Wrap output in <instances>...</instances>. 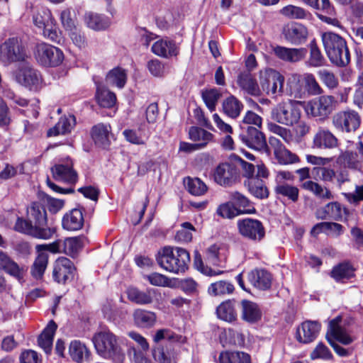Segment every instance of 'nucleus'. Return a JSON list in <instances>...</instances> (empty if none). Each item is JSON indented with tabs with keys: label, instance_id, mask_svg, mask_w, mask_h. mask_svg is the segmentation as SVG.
I'll return each mask as SVG.
<instances>
[{
	"label": "nucleus",
	"instance_id": "nucleus-40",
	"mask_svg": "<svg viewBox=\"0 0 363 363\" xmlns=\"http://www.w3.org/2000/svg\"><path fill=\"white\" fill-rule=\"evenodd\" d=\"M320 233L328 235H340L343 233V226L341 224L333 222L318 223L313 227L311 233L313 236H315Z\"/></svg>",
	"mask_w": 363,
	"mask_h": 363
},
{
	"label": "nucleus",
	"instance_id": "nucleus-57",
	"mask_svg": "<svg viewBox=\"0 0 363 363\" xmlns=\"http://www.w3.org/2000/svg\"><path fill=\"white\" fill-rule=\"evenodd\" d=\"M312 178L315 180H321L325 182H332L335 178L333 169L323 167H314L311 169Z\"/></svg>",
	"mask_w": 363,
	"mask_h": 363
},
{
	"label": "nucleus",
	"instance_id": "nucleus-7",
	"mask_svg": "<svg viewBox=\"0 0 363 363\" xmlns=\"http://www.w3.org/2000/svg\"><path fill=\"white\" fill-rule=\"evenodd\" d=\"M284 77L273 69H267L259 72V83L262 90L268 95L283 93Z\"/></svg>",
	"mask_w": 363,
	"mask_h": 363
},
{
	"label": "nucleus",
	"instance_id": "nucleus-53",
	"mask_svg": "<svg viewBox=\"0 0 363 363\" xmlns=\"http://www.w3.org/2000/svg\"><path fill=\"white\" fill-rule=\"evenodd\" d=\"M303 189L308 190L313 193L316 196L322 199H330L332 198V194L327 188H323L319 184L313 181H306L301 184Z\"/></svg>",
	"mask_w": 363,
	"mask_h": 363
},
{
	"label": "nucleus",
	"instance_id": "nucleus-39",
	"mask_svg": "<svg viewBox=\"0 0 363 363\" xmlns=\"http://www.w3.org/2000/svg\"><path fill=\"white\" fill-rule=\"evenodd\" d=\"M84 21L89 28L94 30H105L110 25L109 20L107 17L93 12L85 13Z\"/></svg>",
	"mask_w": 363,
	"mask_h": 363
},
{
	"label": "nucleus",
	"instance_id": "nucleus-52",
	"mask_svg": "<svg viewBox=\"0 0 363 363\" xmlns=\"http://www.w3.org/2000/svg\"><path fill=\"white\" fill-rule=\"evenodd\" d=\"M82 247V238L81 237L67 238L63 240V252L72 257Z\"/></svg>",
	"mask_w": 363,
	"mask_h": 363
},
{
	"label": "nucleus",
	"instance_id": "nucleus-42",
	"mask_svg": "<svg viewBox=\"0 0 363 363\" xmlns=\"http://www.w3.org/2000/svg\"><path fill=\"white\" fill-rule=\"evenodd\" d=\"M108 84L115 86L119 89L124 87L127 82V74L124 69L116 67L110 70L106 77Z\"/></svg>",
	"mask_w": 363,
	"mask_h": 363
},
{
	"label": "nucleus",
	"instance_id": "nucleus-29",
	"mask_svg": "<svg viewBox=\"0 0 363 363\" xmlns=\"http://www.w3.org/2000/svg\"><path fill=\"white\" fill-rule=\"evenodd\" d=\"M64 229L67 230H78L84 225L82 209L73 208L69 213H66L62 220Z\"/></svg>",
	"mask_w": 363,
	"mask_h": 363
},
{
	"label": "nucleus",
	"instance_id": "nucleus-62",
	"mask_svg": "<svg viewBox=\"0 0 363 363\" xmlns=\"http://www.w3.org/2000/svg\"><path fill=\"white\" fill-rule=\"evenodd\" d=\"M306 89L312 95H318L323 93V89L317 82L312 74H307L304 77Z\"/></svg>",
	"mask_w": 363,
	"mask_h": 363
},
{
	"label": "nucleus",
	"instance_id": "nucleus-13",
	"mask_svg": "<svg viewBox=\"0 0 363 363\" xmlns=\"http://www.w3.org/2000/svg\"><path fill=\"white\" fill-rule=\"evenodd\" d=\"M76 271L73 262L69 259L62 257L55 263L52 277L58 284H66L74 279Z\"/></svg>",
	"mask_w": 363,
	"mask_h": 363
},
{
	"label": "nucleus",
	"instance_id": "nucleus-10",
	"mask_svg": "<svg viewBox=\"0 0 363 363\" xmlns=\"http://www.w3.org/2000/svg\"><path fill=\"white\" fill-rule=\"evenodd\" d=\"M16 81L31 91L40 89L42 77L39 71L28 65H23L14 74Z\"/></svg>",
	"mask_w": 363,
	"mask_h": 363
},
{
	"label": "nucleus",
	"instance_id": "nucleus-15",
	"mask_svg": "<svg viewBox=\"0 0 363 363\" xmlns=\"http://www.w3.org/2000/svg\"><path fill=\"white\" fill-rule=\"evenodd\" d=\"M50 170L56 181L74 184L78 180L77 172L74 169L73 162L69 158L62 163L55 164Z\"/></svg>",
	"mask_w": 363,
	"mask_h": 363
},
{
	"label": "nucleus",
	"instance_id": "nucleus-46",
	"mask_svg": "<svg viewBox=\"0 0 363 363\" xmlns=\"http://www.w3.org/2000/svg\"><path fill=\"white\" fill-rule=\"evenodd\" d=\"M189 138L196 144H204V147L207 144L213 140V135L205 129L197 127L191 126L189 130Z\"/></svg>",
	"mask_w": 363,
	"mask_h": 363
},
{
	"label": "nucleus",
	"instance_id": "nucleus-63",
	"mask_svg": "<svg viewBox=\"0 0 363 363\" xmlns=\"http://www.w3.org/2000/svg\"><path fill=\"white\" fill-rule=\"evenodd\" d=\"M147 67L154 77H161L165 73L164 64L157 59L149 60L147 63Z\"/></svg>",
	"mask_w": 363,
	"mask_h": 363
},
{
	"label": "nucleus",
	"instance_id": "nucleus-17",
	"mask_svg": "<svg viewBox=\"0 0 363 363\" xmlns=\"http://www.w3.org/2000/svg\"><path fill=\"white\" fill-rule=\"evenodd\" d=\"M151 50L155 55L168 59L179 55V47L174 40L166 38L155 42Z\"/></svg>",
	"mask_w": 363,
	"mask_h": 363
},
{
	"label": "nucleus",
	"instance_id": "nucleus-22",
	"mask_svg": "<svg viewBox=\"0 0 363 363\" xmlns=\"http://www.w3.org/2000/svg\"><path fill=\"white\" fill-rule=\"evenodd\" d=\"M285 39L291 44L299 45L303 44L308 37V29L301 23H293L284 29Z\"/></svg>",
	"mask_w": 363,
	"mask_h": 363
},
{
	"label": "nucleus",
	"instance_id": "nucleus-32",
	"mask_svg": "<svg viewBox=\"0 0 363 363\" xmlns=\"http://www.w3.org/2000/svg\"><path fill=\"white\" fill-rule=\"evenodd\" d=\"M330 276L336 282L343 283L354 277V268L350 262H342L333 267Z\"/></svg>",
	"mask_w": 363,
	"mask_h": 363
},
{
	"label": "nucleus",
	"instance_id": "nucleus-21",
	"mask_svg": "<svg viewBox=\"0 0 363 363\" xmlns=\"http://www.w3.org/2000/svg\"><path fill=\"white\" fill-rule=\"evenodd\" d=\"M91 138L95 145L102 149L107 150L111 145V126L107 124L98 123L91 130Z\"/></svg>",
	"mask_w": 363,
	"mask_h": 363
},
{
	"label": "nucleus",
	"instance_id": "nucleus-47",
	"mask_svg": "<svg viewBox=\"0 0 363 363\" xmlns=\"http://www.w3.org/2000/svg\"><path fill=\"white\" fill-rule=\"evenodd\" d=\"M245 212L237 209L230 200L220 204L216 209L217 215L224 219H233L245 214Z\"/></svg>",
	"mask_w": 363,
	"mask_h": 363
},
{
	"label": "nucleus",
	"instance_id": "nucleus-24",
	"mask_svg": "<svg viewBox=\"0 0 363 363\" xmlns=\"http://www.w3.org/2000/svg\"><path fill=\"white\" fill-rule=\"evenodd\" d=\"M337 138L328 130L320 128L313 140V147L319 150H331L337 146Z\"/></svg>",
	"mask_w": 363,
	"mask_h": 363
},
{
	"label": "nucleus",
	"instance_id": "nucleus-44",
	"mask_svg": "<svg viewBox=\"0 0 363 363\" xmlns=\"http://www.w3.org/2000/svg\"><path fill=\"white\" fill-rule=\"evenodd\" d=\"M127 295L131 302L139 305L150 304L153 301L150 291H143L135 287L128 288Z\"/></svg>",
	"mask_w": 363,
	"mask_h": 363
},
{
	"label": "nucleus",
	"instance_id": "nucleus-28",
	"mask_svg": "<svg viewBox=\"0 0 363 363\" xmlns=\"http://www.w3.org/2000/svg\"><path fill=\"white\" fill-rule=\"evenodd\" d=\"M249 281L260 290H267L272 285V274L263 269H255L248 274Z\"/></svg>",
	"mask_w": 363,
	"mask_h": 363
},
{
	"label": "nucleus",
	"instance_id": "nucleus-48",
	"mask_svg": "<svg viewBox=\"0 0 363 363\" xmlns=\"http://www.w3.org/2000/svg\"><path fill=\"white\" fill-rule=\"evenodd\" d=\"M242 108V103L233 95L228 97L223 103L224 113L233 118L240 115Z\"/></svg>",
	"mask_w": 363,
	"mask_h": 363
},
{
	"label": "nucleus",
	"instance_id": "nucleus-27",
	"mask_svg": "<svg viewBox=\"0 0 363 363\" xmlns=\"http://www.w3.org/2000/svg\"><path fill=\"white\" fill-rule=\"evenodd\" d=\"M152 355L159 363H176V352L174 345L170 342L157 345L152 349Z\"/></svg>",
	"mask_w": 363,
	"mask_h": 363
},
{
	"label": "nucleus",
	"instance_id": "nucleus-56",
	"mask_svg": "<svg viewBox=\"0 0 363 363\" xmlns=\"http://www.w3.org/2000/svg\"><path fill=\"white\" fill-rule=\"evenodd\" d=\"M202 99L207 108L212 112L215 111L216 106L221 94L217 89H210L202 91Z\"/></svg>",
	"mask_w": 363,
	"mask_h": 363
},
{
	"label": "nucleus",
	"instance_id": "nucleus-16",
	"mask_svg": "<svg viewBox=\"0 0 363 363\" xmlns=\"http://www.w3.org/2000/svg\"><path fill=\"white\" fill-rule=\"evenodd\" d=\"M335 102V99L333 96H321L311 101L308 104V109L313 116L324 119L333 111Z\"/></svg>",
	"mask_w": 363,
	"mask_h": 363
},
{
	"label": "nucleus",
	"instance_id": "nucleus-64",
	"mask_svg": "<svg viewBox=\"0 0 363 363\" xmlns=\"http://www.w3.org/2000/svg\"><path fill=\"white\" fill-rule=\"evenodd\" d=\"M269 128L272 133L279 135L286 143H289L293 140V135L289 129L273 123H269Z\"/></svg>",
	"mask_w": 363,
	"mask_h": 363
},
{
	"label": "nucleus",
	"instance_id": "nucleus-1",
	"mask_svg": "<svg viewBox=\"0 0 363 363\" xmlns=\"http://www.w3.org/2000/svg\"><path fill=\"white\" fill-rule=\"evenodd\" d=\"M47 223L45 206L39 201H34L27 208V218L18 217L13 229L37 239L48 240L55 233V228L48 227Z\"/></svg>",
	"mask_w": 363,
	"mask_h": 363
},
{
	"label": "nucleus",
	"instance_id": "nucleus-6",
	"mask_svg": "<svg viewBox=\"0 0 363 363\" xmlns=\"http://www.w3.org/2000/svg\"><path fill=\"white\" fill-rule=\"evenodd\" d=\"M35 57L40 65L52 67L59 66L62 62L64 54L60 48L42 43L35 47Z\"/></svg>",
	"mask_w": 363,
	"mask_h": 363
},
{
	"label": "nucleus",
	"instance_id": "nucleus-60",
	"mask_svg": "<svg viewBox=\"0 0 363 363\" xmlns=\"http://www.w3.org/2000/svg\"><path fill=\"white\" fill-rule=\"evenodd\" d=\"M320 81L329 89H334L338 85V79L333 72L328 69H320L318 72Z\"/></svg>",
	"mask_w": 363,
	"mask_h": 363
},
{
	"label": "nucleus",
	"instance_id": "nucleus-55",
	"mask_svg": "<svg viewBox=\"0 0 363 363\" xmlns=\"http://www.w3.org/2000/svg\"><path fill=\"white\" fill-rule=\"evenodd\" d=\"M48 262V257L47 254L40 253L38 255L31 269V274L34 278L36 279L42 278L47 267Z\"/></svg>",
	"mask_w": 363,
	"mask_h": 363
},
{
	"label": "nucleus",
	"instance_id": "nucleus-59",
	"mask_svg": "<svg viewBox=\"0 0 363 363\" xmlns=\"http://www.w3.org/2000/svg\"><path fill=\"white\" fill-rule=\"evenodd\" d=\"M277 152L274 156L278 162L281 164H293L299 161L298 157L296 154L287 150L285 147L281 150Z\"/></svg>",
	"mask_w": 363,
	"mask_h": 363
},
{
	"label": "nucleus",
	"instance_id": "nucleus-33",
	"mask_svg": "<svg viewBox=\"0 0 363 363\" xmlns=\"http://www.w3.org/2000/svg\"><path fill=\"white\" fill-rule=\"evenodd\" d=\"M0 268L18 281H21L23 277V268L21 267L3 251H0Z\"/></svg>",
	"mask_w": 363,
	"mask_h": 363
},
{
	"label": "nucleus",
	"instance_id": "nucleus-38",
	"mask_svg": "<svg viewBox=\"0 0 363 363\" xmlns=\"http://www.w3.org/2000/svg\"><path fill=\"white\" fill-rule=\"evenodd\" d=\"M234 300H228L222 302L216 308L217 317L225 322L233 323L237 320V313L235 309Z\"/></svg>",
	"mask_w": 363,
	"mask_h": 363
},
{
	"label": "nucleus",
	"instance_id": "nucleus-37",
	"mask_svg": "<svg viewBox=\"0 0 363 363\" xmlns=\"http://www.w3.org/2000/svg\"><path fill=\"white\" fill-rule=\"evenodd\" d=\"M229 199L237 209L245 211V214H252L256 212L250 199L240 192L237 191L230 192Z\"/></svg>",
	"mask_w": 363,
	"mask_h": 363
},
{
	"label": "nucleus",
	"instance_id": "nucleus-50",
	"mask_svg": "<svg viewBox=\"0 0 363 363\" xmlns=\"http://www.w3.org/2000/svg\"><path fill=\"white\" fill-rule=\"evenodd\" d=\"M184 183L187 191L194 196H202L208 189L206 184L197 177H187Z\"/></svg>",
	"mask_w": 363,
	"mask_h": 363
},
{
	"label": "nucleus",
	"instance_id": "nucleus-43",
	"mask_svg": "<svg viewBox=\"0 0 363 363\" xmlns=\"http://www.w3.org/2000/svg\"><path fill=\"white\" fill-rule=\"evenodd\" d=\"M309 48L310 56L306 62L307 66L312 67H319L324 66L326 63V60L321 53L320 50L318 48L315 40L311 41Z\"/></svg>",
	"mask_w": 363,
	"mask_h": 363
},
{
	"label": "nucleus",
	"instance_id": "nucleus-61",
	"mask_svg": "<svg viewBox=\"0 0 363 363\" xmlns=\"http://www.w3.org/2000/svg\"><path fill=\"white\" fill-rule=\"evenodd\" d=\"M194 265L195 268L198 269L199 272H201L202 274L210 277L220 274L223 272L221 271H218V272H216V271L213 270L211 267L205 266L203 262L201 255L198 250L194 251Z\"/></svg>",
	"mask_w": 363,
	"mask_h": 363
},
{
	"label": "nucleus",
	"instance_id": "nucleus-20",
	"mask_svg": "<svg viewBox=\"0 0 363 363\" xmlns=\"http://www.w3.org/2000/svg\"><path fill=\"white\" fill-rule=\"evenodd\" d=\"M321 325L318 321L307 320L301 324L296 331V338L300 342L307 344L313 342L318 336Z\"/></svg>",
	"mask_w": 363,
	"mask_h": 363
},
{
	"label": "nucleus",
	"instance_id": "nucleus-49",
	"mask_svg": "<svg viewBox=\"0 0 363 363\" xmlns=\"http://www.w3.org/2000/svg\"><path fill=\"white\" fill-rule=\"evenodd\" d=\"M280 12L282 15L291 19H308L311 16L308 11L294 5L283 7Z\"/></svg>",
	"mask_w": 363,
	"mask_h": 363
},
{
	"label": "nucleus",
	"instance_id": "nucleus-51",
	"mask_svg": "<svg viewBox=\"0 0 363 363\" xmlns=\"http://www.w3.org/2000/svg\"><path fill=\"white\" fill-rule=\"evenodd\" d=\"M274 191L277 194L286 197L293 202H296L298 199L299 189L285 182L278 184L274 188Z\"/></svg>",
	"mask_w": 363,
	"mask_h": 363
},
{
	"label": "nucleus",
	"instance_id": "nucleus-41",
	"mask_svg": "<svg viewBox=\"0 0 363 363\" xmlns=\"http://www.w3.org/2000/svg\"><path fill=\"white\" fill-rule=\"evenodd\" d=\"M69 352L72 359L77 363L88 360L90 354L86 345L79 340H73L70 342Z\"/></svg>",
	"mask_w": 363,
	"mask_h": 363
},
{
	"label": "nucleus",
	"instance_id": "nucleus-3",
	"mask_svg": "<svg viewBox=\"0 0 363 363\" xmlns=\"http://www.w3.org/2000/svg\"><path fill=\"white\" fill-rule=\"evenodd\" d=\"M156 261L163 269L178 274L188 269L190 255L184 248L165 246L157 252Z\"/></svg>",
	"mask_w": 363,
	"mask_h": 363
},
{
	"label": "nucleus",
	"instance_id": "nucleus-35",
	"mask_svg": "<svg viewBox=\"0 0 363 363\" xmlns=\"http://www.w3.org/2000/svg\"><path fill=\"white\" fill-rule=\"evenodd\" d=\"M95 97L101 107L107 108L113 107L117 100L115 93L111 91L102 84H96Z\"/></svg>",
	"mask_w": 363,
	"mask_h": 363
},
{
	"label": "nucleus",
	"instance_id": "nucleus-25",
	"mask_svg": "<svg viewBox=\"0 0 363 363\" xmlns=\"http://www.w3.org/2000/svg\"><path fill=\"white\" fill-rule=\"evenodd\" d=\"M346 209L342 208L341 204L337 201L328 203L322 208H319L315 211V216L321 220H341L342 218V211Z\"/></svg>",
	"mask_w": 363,
	"mask_h": 363
},
{
	"label": "nucleus",
	"instance_id": "nucleus-18",
	"mask_svg": "<svg viewBox=\"0 0 363 363\" xmlns=\"http://www.w3.org/2000/svg\"><path fill=\"white\" fill-rule=\"evenodd\" d=\"M342 320L341 315H337L330 320L326 334H328L329 337H332L342 345H348L354 341V339L346 333L345 329L341 325Z\"/></svg>",
	"mask_w": 363,
	"mask_h": 363
},
{
	"label": "nucleus",
	"instance_id": "nucleus-4",
	"mask_svg": "<svg viewBox=\"0 0 363 363\" xmlns=\"http://www.w3.org/2000/svg\"><path fill=\"white\" fill-rule=\"evenodd\" d=\"M322 41L332 64L345 67L350 62V52L345 38L333 32H325L322 35Z\"/></svg>",
	"mask_w": 363,
	"mask_h": 363
},
{
	"label": "nucleus",
	"instance_id": "nucleus-9",
	"mask_svg": "<svg viewBox=\"0 0 363 363\" xmlns=\"http://www.w3.org/2000/svg\"><path fill=\"white\" fill-rule=\"evenodd\" d=\"M239 233L245 238L259 242L265 236V229L262 223L255 218H246L237 222Z\"/></svg>",
	"mask_w": 363,
	"mask_h": 363
},
{
	"label": "nucleus",
	"instance_id": "nucleus-2",
	"mask_svg": "<svg viewBox=\"0 0 363 363\" xmlns=\"http://www.w3.org/2000/svg\"><path fill=\"white\" fill-rule=\"evenodd\" d=\"M97 353L105 359H110L115 363H123L125 359V352L122 347L123 345L128 347V354L133 357L136 363H143L145 359L143 354L138 351L134 346L118 339L111 332H101L96 334L92 339Z\"/></svg>",
	"mask_w": 363,
	"mask_h": 363
},
{
	"label": "nucleus",
	"instance_id": "nucleus-14",
	"mask_svg": "<svg viewBox=\"0 0 363 363\" xmlns=\"http://www.w3.org/2000/svg\"><path fill=\"white\" fill-rule=\"evenodd\" d=\"M239 173L240 171L235 164L220 163L214 171V181L220 186H231L236 182Z\"/></svg>",
	"mask_w": 363,
	"mask_h": 363
},
{
	"label": "nucleus",
	"instance_id": "nucleus-26",
	"mask_svg": "<svg viewBox=\"0 0 363 363\" xmlns=\"http://www.w3.org/2000/svg\"><path fill=\"white\" fill-rule=\"evenodd\" d=\"M241 318L245 322L254 324L262 318V311L259 306L255 302L243 299L241 301Z\"/></svg>",
	"mask_w": 363,
	"mask_h": 363
},
{
	"label": "nucleus",
	"instance_id": "nucleus-36",
	"mask_svg": "<svg viewBox=\"0 0 363 363\" xmlns=\"http://www.w3.org/2000/svg\"><path fill=\"white\" fill-rule=\"evenodd\" d=\"M135 325L140 328H150L156 323L157 315L154 312L144 309H136L133 313Z\"/></svg>",
	"mask_w": 363,
	"mask_h": 363
},
{
	"label": "nucleus",
	"instance_id": "nucleus-12",
	"mask_svg": "<svg viewBox=\"0 0 363 363\" xmlns=\"http://www.w3.org/2000/svg\"><path fill=\"white\" fill-rule=\"evenodd\" d=\"M239 138L243 143L250 148L269 152L265 135L255 127L247 125L246 128H242Z\"/></svg>",
	"mask_w": 363,
	"mask_h": 363
},
{
	"label": "nucleus",
	"instance_id": "nucleus-34",
	"mask_svg": "<svg viewBox=\"0 0 363 363\" xmlns=\"http://www.w3.org/2000/svg\"><path fill=\"white\" fill-rule=\"evenodd\" d=\"M76 124V118L73 115L61 117L55 125L48 131V136L65 135L72 131Z\"/></svg>",
	"mask_w": 363,
	"mask_h": 363
},
{
	"label": "nucleus",
	"instance_id": "nucleus-23",
	"mask_svg": "<svg viewBox=\"0 0 363 363\" xmlns=\"http://www.w3.org/2000/svg\"><path fill=\"white\" fill-rule=\"evenodd\" d=\"M236 82L238 86L245 93L253 96L261 95L259 86L250 71H243L239 73Z\"/></svg>",
	"mask_w": 363,
	"mask_h": 363
},
{
	"label": "nucleus",
	"instance_id": "nucleus-5",
	"mask_svg": "<svg viewBox=\"0 0 363 363\" xmlns=\"http://www.w3.org/2000/svg\"><path fill=\"white\" fill-rule=\"evenodd\" d=\"M301 113V106L299 102L288 100L279 103L272 108L271 118L278 123L293 126L300 121Z\"/></svg>",
	"mask_w": 363,
	"mask_h": 363
},
{
	"label": "nucleus",
	"instance_id": "nucleus-54",
	"mask_svg": "<svg viewBox=\"0 0 363 363\" xmlns=\"http://www.w3.org/2000/svg\"><path fill=\"white\" fill-rule=\"evenodd\" d=\"M234 291V286L227 281L212 283L208 287V293L213 296L230 294Z\"/></svg>",
	"mask_w": 363,
	"mask_h": 363
},
{
	"label": "nucleus",
	"instance_id": "nucleus-58",
	"mask_svg": "<svg viewBox=\"0 0 363 363\" xmlns=\"http://www.w3.org/2000/svg\"><path fill=\"white\" fill-rule=\"evenodd\" d=\"M55 21L49 10H43L41 12H38L33 16L34 24L43 30L48 26L49 27L50 25H52V22H55Z\"/></svg>",
	"mask_w": 363,
	"mask_h": 363
},
{
	"label": "nucleus",
	"instance_id": "nucleus-11",
	"mask_svg": "<svg viewBox=\"0 0 363 363\" xmlns=\"http://www.w3.org/2000/svg\"><path fill=\"white\" fill-rule=\"evenodd\" d=\"M333 124L341 132L355 131L360 125V116L353 110L339 111L333 117Z\"/></svg>",
	"mask_w": 363,
	"mask_h": 363
},
{
	"label": "nucleus",
	"instance_id": "nucleus-31",
	"mask_svg": "<svg viewBox=\"0 0 363 363\" xmlns=\"http://www.w3.org/2000/svg\"><path fill=\"white\" fill-rule=\"evenodd\" d=\"M244 185L247 188L249 192L255 198L265 199L269 197V192L268 188L265 182L260 178L251 177L247 179L244 182Z\"/></svg>",
	"mask_w": 363,
	"mask_h": 363
},
{
	"label": "nucleus",
	"instance_id": "nucleus-30",
	"mask_svg": "<svg viewBox=\"0 0 363 363\" xmlns=\"http://www.w3.org/2000/svg\"><path fill=\"white\" fill-rule=\"evenodd\" d=\"M57 328V324L52 320L48 323V325L38 337V345L47 354H50L51 353L53 337Z\"/></svg>",
	"mask_w": 363,
	"mask_h": 363
},
{
	"label": "nucleus",
	"instance_id": "nucleus-8",
	"mask_svg": "<svg viewBox=\"0 0 363 363\" xmlns=\"http://www.w3.org/2000/svg\"><path fill=\"white\" fill-rule=\"evenodd\" d=\"M26 57L24 48L16 38H10L0 46V60L4 64L23 62Z\"/></svg>",
	"mask_w": 363,
	"mask_h": 363
},
{
	"label": "nucleus",
	"instance_id": "nucleus-19",
	"mask_svg": "<svg viewBox=\"0 0 363 363\" xmlns=\"http://www.w3.org/2000/svg\"><path fill=\"white\" fill-rule=\"evenodd\" d=\"M273 52L279 59L284 62L295 63L304 59L308 51L305 48H289L277 45L273 48Z\"/></svg>",
	"mask_w": 363,
	"mask_h": 363
},
{
	"label": "nucleus",
	"instance_id": "nucleus-45",
	"mask_svg": "<svg viewBox=\"0 0 363 363\" xmlns=\"http://www.w3.org/2000/svg\"><path fill=\"white\" fill-rule=\"evenodd\" d=\"M220 363H250V356L243 352H221L219 356Z\"/></svg>",
	"mask_w": 363,
	"mask_h": 363
}]
</instances>
